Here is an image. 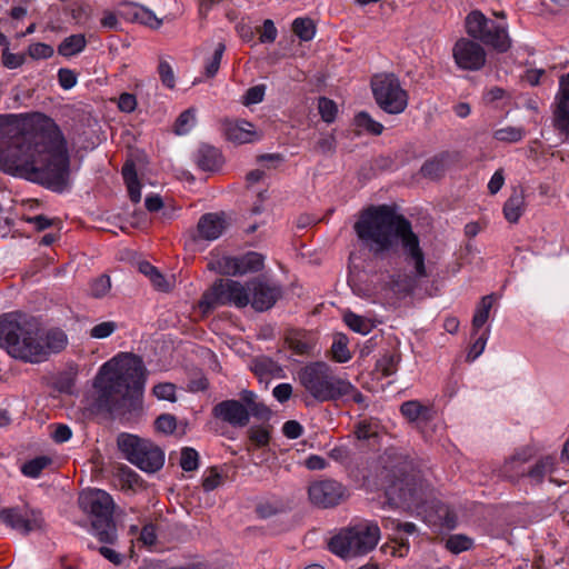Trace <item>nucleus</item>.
<instances>
[{
  "label": "nucleus",
  "instance_id": "51",
  "mask_svg": "<svg viewBox=\"0 0 569 569\" xmlns=\"http://www.w3.org/2000/svg\"><path fill=\"white\" fill-rule=\"evenodd\" d=\"M53 48L47 43L37 42L28 48V53L32 59H49L53 56Z\"/></svg>",
  "mask_w": 569,
  "mask_h": 569
},
{
  "label": "nucleus",
  "instance_id": "40",
  "mask_svg": "<svg viewBox=\"0 0 569 569\" xmlns=\"http://www.w3.org/2000/svg\"><path fill=\"white\" fill-rule=\"evenodd\" d=\"M473 540L466 535H451L446 540V548L452 553H460L471 549Z\"/></svg>",
  "mask_w": 569,
  "mask_h": 569
},
{
  "label": "nucleus",
  "instance_id": "53",
  "mask_svg": "<svg viewBox=\"0 0 569 569\" xmlns=\"http://www.w3.org/2000/svg\"><path fill=\"white\" fill-rule=\"evenodd\" d=\"M202 479V488L204 491H212L223 483V479L217 467H211Z\"/></svg>",
  "mask_w": 569,
  "mask_h": 569
},
{
  "label": "nucleus",
  "instance_id": "50",
  "mask_svg": "<svg viewBox=\"0 0 569 569\" xmlns=\"http://www.w3.org/2000/svg\"><path fill=\"white\" fill-rule=\"evenodd\" d=\"M117 328L118 325L114 321H103L90 329V337L94 339H103L111 336Z\"/></svg>",
  "mask_w": 569,
  "mask_h": 569
},
{
  "label": "nucleus",
  "instance_id": "13",
  "mask_svg": "<svg viewBox=\"0 0 569 569\" xmlns=\"http://www.w3.org/2000/svg\"><path fill=\"white\" fill-rule=\"evenodd\" d=\"M455 64L462 71H480L488 61L485 47L473 38H459L452 47Z\"/></svg>",
  "mask_w": 569,
  "mask_h": 569
},
{
  "label": "nucleus",
  "instance_id": "3",
  "mask_svg": "<svg viewBox=\"0 0 569 569\" xmlns=\"http://www.w3.org/2000/svg\"><path fill=\"white\" fill-rule=\"evenodd\" d=\"M144 366L140 357L122 353L106 362L94 382L98 403L112 415L127 416L141 410Z\"/></svg>",
  "mask_w": 569,
  "mask_h": 569
},
{
  "label": "nucleus",
  "instance_id": "59",
  "mask_svg": "<svg viewBox=\"0 0 569 569\" xmlns=\"http://www.w3.org/2000/svg\"><path fill=\"white\" fill-rule=\"evenodd\" d=\"M332 358L335 361L343 363L350 360L351 355L347 347V343L342 340H337L331 347Z\"/></svg>",
  "mask_w": 569,
  "mask_h": 569
},
{
  "label": "nucleus",
  "instance_id": "44",
  "mask_svg": "<svg viewBox=\"0 0 569 569\" xmlns=\"http://www.w3.org/2000/svg\"><path fill=\"white\" fill-rule=\"evenodd\" d=\"M399 361L400 358L397 355H385L377 361L376 368L382 377H389L397 371Z\"/></svg>",
  "mask_w": 569,
  "mask_h": 569
},
{
  "label": "nucleus",
  "instance_id": "42",
  "mask_svg": "<svg viewBox=\"0 0 569 569\" xmlns=\"http://www.w3.org/2000/svg\"><path fill=\"white\" fill-rule=\"evenodd\" d=\"M224 50V43L219 42L212 57L204 64V74L207 78H213L218 73Z\"/></svg>",
  "mask_w": 569,
  "mask_h": 569
},
{
  "label": "nucleus",
  "instance_id": "12",
  "mask_svg": "<svg viewBox=\"0 0 569 569\" xmlns=\"http://www.w3.org/2000/svg\"><path fill=\"white\" fill-rule=\"evenodd\" d=\"M371 90L377 104L385 112L399 114L406 110L409 96L396 74H375L371 79Z\"/></svg>",
  "mask_w": 569,
  "mask_h": 569
},
{
  "label": "nucleus",
  "instance_id": "23",
  "mask_svg": "<svg viewBox=\"0 0 569 569\" xmlns=\"http://www.w3.org/2000/svg\"><path fill=\"white\" fill-rule=\"evenodd\" d=\"M526 210V194L522 187L512 189L510 197L503 204V216L510 223H517Z\"/></svg>",
  "mask_w": 569,
  "mask_h": 569
},
{
  "label": "nucleus",
  "instance_id": "58",
  "mask_svg": "<svg viewBox=\"0 0 569 569\" xmlns=\"http://www.w3.org/2000/svg\"><path fill=\"white\" fill-rule=\"evenodd\" d=\"M488 329L485 330L472 343L467 355V361H473L477 359L485 350L487 339H488Z\"/></svg>",
  "mask_w": 569,
  "mask_h": 569
},
{
  "label": "nucleus",
  "instance_id": "61",
  "mask_svg": "<svg viewBox=\"0 0 569 569\" xmlns=\"http://www.w3.org/2000/svg\"><path fill=\"white\" fill-rule=\"evenodd\" d=\"M156 428L163 433H172L177 427V421L172 415H161L156 420Z\"/></svg>",
  "mask_w": 569,
  "mask_h": 569
},
{
  "label": "nucleus",
  "instance_id": "43",
  "mask_svg": "<svg viewBox=\"0 0 569 569\" xmlns=\"http://www.w3.org/2000/svg\"><path fill=\"white\" fill-rule=\"evenodd\" d=\"M343 320L346 325L355 332L367 335L371 330V325L369 321L353 312L346 313Z\"/></svg>",
  "mask_w": 569,
  "mask_h": 569
},
{
  "label": "nucleus",
  "instance_id": "54",
  "mask_svg": "<svg viewBox=\"0 0 569 569\" xmlns=\"http://www.w3.org/2000/svg\"><path fill=\"white\" fill-rule=\"evenodd\" d=\"M132 10H138V22L141 24H144L152 29H158L162 23L161 20H159L152 11L144 7L140 6V8H133Z\"/></svg>",
  "mask_w": 569,
  "mask_h": 569
},
{
  "label": "nucleus",
  "instance_id": "11",
  "mask_svg": "<svg viewBox=\"0 0 569 569\" xmlns=\"http://www.w3.org/2000/svg\"><path fill=\"white\" fill-rule=\"evenodd\" d=\"M217 306H233L239 309L249 306L248 281L242 284L232 279L216 280L202 295L199 307L203 312H209Z\"/></svg>",
  "mask_w": 569,
  "mask_h": 569
},
{
  "label": "nucleus",
  "instance_id": "47",
  "mask_svg": "<svg viewBox=\"0 0 569 569\" xmlns=\"http://www.w3.org/2000/svg\"><path fill=\"white\" fill-rule=\"evenodd\" d=\"M259 41L261 43H272L276 41L278 31L274 23L270 19H266L261 27L257 28Z\"/></svg>",
  "mask_w": 569,
  "mask_h": 569
},
{
  "label": "nucleus",
  "instance_id": "7",
  "mask_svg": "<svg viewBox=\"0 0 569 569\" xmlns=\"http://www.w3.org/2000/svg\"><path fill=\"white\" fill-rule=\"evenodd\" d=\"M79 505L83 511L90 515L92 533L98 540L102 543L114 545L118 533L111 496L100 489L90 490L79 497Z\"/></svg>",
  "mask_w": 569,
  "mask_h": 569
},
{
  "label": "nucleus",
  "instance_id": "52",
  "mask_svg": "<svg viewBox=\"0 0 569 569\" xmlns=\"http://www.w3.org/2000/svg\"><path fill=\"white\" fill-rule=\"evenodd\" d=\"M217 271L224 276H238L239 269L236 257H222L217 261Z\"/></svg>",
  "mask_w": 569,
  "mask_h": 569
},
{
  "label": "nucleus",
  "instance_id": "26",
  "mask_svg": "<svg viewBox=\"0 0 569 569\" xmlns=\"http://www.w3.org/2000/svg\"><path fill=\"white\" fill-rule=\"evenodd\" d=\"M271 432L272 426L270 425L251 426L247 430L248 445L246 446V450L251 452L253 449L269 446L271 441Z\"/></svg>",
  "mask_w": 569,
  "mask_h": 569
},
{
  "label": "nucleus",
  "instance_id": "62",
  "mask_svg": "<svg viewBox=\"0 0 569 569\" xmlns=\"http://www.w3.org/2000/svg\"><path fill=\"white\" fill-rule=\"evenodd\" d=\"M53 431L51 432V438L56 443H63L70 440L72 436L71 429L63 423L51 425Z\"/></svg>",
  "mask_w": 569,
  "mask_h": 569
},
{
  "label": "nucleus",
  "instance_id": "2",
  "mask_svg": "<svg viewBox=\"0 0 569 569\" xmlns=\"http://www.w3.org/2000/svg\"><path fill=\"white\" fill-rule=\"evenodd\" d=\"M68 346L67 333L58 327L43 329L32 316L10 312L0 317V348L26 363H41Z\"/></svg>",
  "mask_w": 569,
  "mask_h": 569
},
{
  "label": "nucleus",
  "instance_id": "27",
  "mask_svg": "<svg viewBox=\"0 0 569 569\" xmlns=\"http://www.w3.org/2000/svg\"><path fill=\"white\" fill-rule=\"evenodd\" d=\"M121 173L127 186L130 200L133 203H138L141 200V184L138 179L134 162L131 160L126 161Z\"/></svg>",
  "mask_w": 569,
  "mask_h": 569
},
{
  "label": "nucleus",
  "instance_id": "29",
  "mask_svg": "<svg viewBox=\"0 0 569 569\" xmlns=\"http://www.w3.org/2000/svg\"><path fill=\"white\" fill-rule=\"evenodd\" d=\"M552 116L555 129L569 140V101L555 100Z\"/></svg>",
  "mask_w": 569,
  "mask_h": 569
},
{
  "label": "nucleus",
  "instance_id": "19",
  "mask_svg": "<svg viewBox=\"0 0 569 569\" xmlns=\"http://www.w3.org/2000/svg\"><path fill=\"white\" fill-rule=\"evenodd\" d=\"M220 131L226 140L234 144L252 143L260 139L254 124L244 119L220 120Z\"/></svg>",
  "mask_w": 569,
  "mask_h": 569
},
{
  "label": "nucleus",
  "instance_id": "33",
  "mask_svg": "<svg viewBox=\"0 0 569 569\" xmlns=\"http://www.w3.org/2000/svg\"><path fill=\"white\" fill-rule=\"evenodd\" d=\"M52 458L48 456H38L26 461L21 467V472L29 478H38L41 472L52 465Z\"/></svg>",
  "mask_w": 569,
  "mask_h": 569
},
{
  "label": "nucleus",
  "instance_id": "55",
  "mask_svg": "<svg viewBox=\"0 0 569 569\" xmlns=\"http://www.w3.org/2000/svg\"><path fill=\"white\" fill-rule=\"evenodd\" d=\"M266 87L263 84H258L249 88L243 96L242 103L244 106H251L256 103H260L264 98Z\"/></svg>",
  "mask_w": 569,
  "mask_h": 569
},
{
  "label": "nucleus",
  "instance_id": "22",
  "mask_svg": "<svg viewBox=\"0 0 569 569\" xmlns=\"http://www.w3.org/2000/svg\"><path fill=\"white\" fill-rule=\"evenodd\" d=\"M227 227L224 214L221 213H204L200 217L197 231L203 240H216L218 239Z\"/></svg>",
  "mask_w": 569,
  "mask_h": 569
},
{
  "label": "nucleus",
  "instance_id": "24",
  "mask_svg": "<svg viewBox=\"0 0 569 569\" xmlns=\"http://www.w3.org/2000/svg\"><path fill=\"white\" fill-rule=\"evenodd\" d=\"M196 162L203 171H216L222 166L223 157L218 148L202 144L197 151Z\"/></svg>",
  "mask_w": 569,
  "mask_h": 569
},
{
  "label": "nucleus",
  "instance_id": "45",
  "mask_svg": "<svg viewBox=\"0 0 569 569\" xmlns=\"http://www.w3.org/2000/svg\"><path fill=\"white\" fill-rule=\"evenodd\" d=\"M199 466V455L197 450L186 447L181 450L180 467L184 471H194Z\"/></svg>",
  "mask_w": 569,
  "mask_h": 569
},
{
  "label": "nucleus",
  "instance_id": "56",
  "mask_svg": "<svg viewBox=\"0 0 569 569\" xmlns=\"http://www.w3.org/2000/svg\"><path fill=\"white\" fill-rule=\"evenodd\" d=\"M138 541L143 546H153L157 541V528L152 522L146 523L138 536Z\"/></svg>",
  "mask_w": 569,
  "mask_h": 569
},
{
  "label": "nucleus",
  "instance_id": "28",
  "mask_svg": "<svg viewBox=\"0 0 569 569\" xmlns=\"http://www.w3.org/2000/svg\"><path fill=\"white\" fill-rule=\"evenodd\" d=\"M450 160L449 152H441L436 154L431 159H428L421 167V174L429 179H439L441 178L447 168Z\"/></svg>",
  "mask_w": 569,
  "mask_h": 569
},
{
  "label": "nucleus",
  "instance_id": "34",
  "mask_svg": "<svg viewBox=\"0 0 569 569\" xmlns=\"http://www.w3.org/2000/svg\"><path fill=\"white\" fill-rule=\"evenodd\" d=\"M292 32L301 41H310L316 34V24L310 18H297L291 24Z\"/></svg>",
  "mask_w": 569,
  "mask_h": 569
},
{
  "label": "nucleus",
  "instance_id": "39",
  "mask_svg": "<svg viewBox=\"0 0 569 569\" xmlns=\"http://www.w3.org/2000/svg\"><path fill=\"white\" fill-rule=\"evenodd\" d=\"M140 271L149 277L153 287L161 291H167L169 289V283L166 278L159 272V270L149 262H143L140 264Z\"/></svg>",
  "mask_w": 569,
  "mask_h": 569
},
{
  "label": "nucleus",
  "instance_id": "32",
  "mask_svg": "<svg viewBox=\"0 0 569 569\" xmlns=\"http://www.w3.org/2000/svg\"><path fill=\"white\" fill-rule=\"evenodd\" d=\"M493 303L492 296H485L481 298L477 309L475 311L472 318V333L476 335L479 329L487 322L489 319L490 309Z\"/></svg>",
  "mask_w": 569,
  "mask_h": 569
},
{
  "label": "nucleus",
  "instance_id": "60",
  "mask_svg": "<svg viewBox=\"0 0 569 569\" xmlns=\"http://www.w3.org/2000/svg\"><path fill=\"white\" fill-rule=\"evenodd\" d=\"M388 287L396 293L407 295L411 291L410 279L407 277L402 278L401 276L391 277L390 281L388 282Z\"/></svg>",
  "mask_w": 569,
  "mask_h": 569
},
{
  "label": "nucleus",
  "instance_id": "18",
  "mask_svg": "<svg viewBox=\"0 0 569 569\" xmlns=\"http://www.w3.org/2000/svg\"><path fill=\"white\" fill-rule=\"evenodd\" d=\"M318 336L305 328H288L283 331V346L291 355L309 358L315 355Z\"/></svg>",
  "mask_w": 569,
  "mask_h": 569
},
{
  "label": "nucleus",
  "instance_id": "20",
  "mask_svg": "<svg viewBox=\"0 0 569 569\" xmlns=\"http://www.w3.org/2000/svg\"><path fill=\"white\" fill-rule=\"evenodd\" d=\"M0 521L22 533L41 529L43 526V519L40 512L32 511L31 517H26L20 513L18 508L2 509L0 511Z\"/></svg>",
  "mask_w": 569,
  "mask_h": 569
},
{
  "label": "nucleus",
  "instance_id": "1",
  "mask_svg": "<svg viewBox=\"0 0 569 569\" xmlns=\"http://www.w3.org/2000/svg\"><path fill=\"white\" fill-rule=\"evenodd\" d=\"M0 162L14 177L61 189L69 179L66 140L46 116L31 122L0 124Z\"/></svg>",
  "mask_w": 569,
  "mask_h": 569
},
{
  "label": "nucleus",
  "instance_id": "10",
  "mask_svg": "<svg viewBox=\"0 0 569 569\" xmlns=\"http://www.w3.org/2000/svg\"><path fill=\"white\" fill-rule=\"evenodd\" d=\"M465 28L470 38L499 53H505L511 48L512 41L507 26L487 18L479 10H473L466 17Z\"/></svg>",
  "mask_w": 569,
  "mask_h": 569
},
{
  "label": "nucleus",
  "instance_id": "31",
  "mask_svg": "<svg viewBox=\"0 0 569 569\" xmlns=\"http://www.w3.org/2000/svg\"><path fill=\"white\" fill-rule=\"evenodd\" d=\"M116 477L122 490H133L142 483L140 476L126 465L117 468Z\"/></svg>",
  "mask_w": 569,
  "mask_h": 569
},
{
  "label": "nucleus",
  "instance_id": "37",
  "mask_svg": "<svg viewBox=\"0 0 569 569\" xmlns=\"http://www.w3.org/2000/svg\"><path fill=\"white\" fill-rule=\"evenodd\" d=\"M355 124L357 128L363 129L373 136H380L383 131V126L380 122L373 120L371 116L366 111H361L355 117Z\"/></svg>",
  "mask_w": 569,
  "mask_h": 569
},
{
  "label": "nucleus",
  "instance_id": "46",
  "mask_svg": "<svg viewBox=\"0 0 569 569\" xmlns=\"http://www.w3.org/2000/svg\"><path fill=\"white\" fill-rule=\"evenodd\" d=\"M111 288L110 278L107 274H101L90 283V293L94 298L104 297Z\"/></svg>",
  "mask_w": 569,
  "mask_h": 569
},
{
  "label": "nucleus",
  "instance_id": "49",
  "mask_svg": "<svg viewBox=\"0 0 569 569\" xmlns=\"http://www.w3.org/2000/svg\"><path fill=\"white\" fill-rule=\"evenodd\" d=\"M318 108L323 121L330 123L335 120L338 110L332 100L321 97L318 102Z\"/></svg>",
  "mask_w": 569,
  "mask_h": 569
},
{
  "label": "nucleus",
  "instance_id": "14",
  "mask_svg": "<svg viewBox=\"0 0 569 569\" xmlns=\"http://www.w3.org/2000/svg\"><path fill=\"white\" fill-rule=\"evenodd\" d=\"M249 305L257 312L270 310L282 297V287L274 280L258 276L248 281Z\"/></svg>",
  "mask_w": 569,
  "mask_h": 569
},
{
  "label": "nucleus",
  "instance_id": "64",
  "mask_svg": "<svg viewBox=\"0 0 569 569\" xmlns=\"http://www.w3.org/2000/svg\"><path fill=\"white\" fill-rule=\"evenodd\" d=\"M74 387V378L70 373H61L54 381V388L63 393L71 395Z\"/></svg>",
  "mask_w": 569,
  "mask_h": 569
},
{
  "label": "nucleus",
  "instance_id": "9",
  "mask_svg": "<svg viewBox=\"0 0 569 569\" xmlns=\"http://www.w3.org/2000/svg\"><path fill=\"white\" fill-rule=\"evenodd\" d=\"M117 445L124 458L144 472H157L164 465V451L149 439L120 433Z\"/></svg>",
  "mask_w": 569,
  "mask_h": 569
},
{
  "label": "nucleus",
  "instance_id": "63",
  "mask_svg": "<svg viewBox=\"0 0 569 569\" xmlns=\"http://www.w3.org/2000/svg\"><path fill=\"white\" fill-rule=\"evenodd\" d=\"M242 258L246 262L247 270H250V272H257L263 268V257L258 252H247Z\"/></svg>",
  "mask_w": 569,
  "mask_h": 569
},
{
  "label": "nucleus",
  "instance_id": "36",
  "mask_svg": "<svg viewBox=\"0 0 569 569\" xmlns=\"http://www.w3.org/2000/svg\"><path fill=\"white\" fill-rule=\"evenodd\" d=\"M196 123V109L193 107L182 111L173 123V132L178 136L188 133Z\"/></svg>",
  "mask_w": 569,
  "mask_h": 569
},
{
  "label": "nucleus",
  "instance_id": "30",
  "mask_svg": "<svg viewBox=\"0 0 569 569\" xmlns=\"http://www.w3.org/2000/svg\"><path fill=\"white\" fill-rule=\"evenodd\" d=\"M87 40L83 34H71L58 46V53L63 57H72L84 50Z\"/></svg>",
  "mask_w": 569,
  "mask_h": 569
},
{
  "label": "nucleus",
  "instance_id": "48",
  "mask_svg": "<svg viewBox=\"0 0 569 569\" xmlns=\"http://www.w3.org/2000/svg\"><path fill=\"white\" fill-rule=\"evenodd\" d=\"M437 513L441 526L447 529H453L457 526V515L449 506L443 503L439 505Z\"/></svg>",
  "mask_w": 569,
  "mask_h": 569
},
{
  "label": "nucleus",
  "instance_id": "25",
  "mask_svg": "<svg viewBox=\"0 0 569 569\" xmlns=\"http://www.w3.org/2000/svg\"><path fill=\"white\" fill-rule=\"evenodd\" d=\"M251 370L260 381L268 380L272 377L279 378L282 376L283 371L277 361L266 356L256 357L252 360Z\"/></svg>",
  "mask_w": 569,
  "mask_h": 569
},
{
  "label": "nucleus",
  "instance_id": "8",
  "mask_svg": "<svg viewBox=\"0 0 569 569\" xmlns=\"http://www.w3.org/2000/svg\"><path fill=\"white\" fill-rule=\"evenodd\" d=\"M212 416L233 428H243L250 421V416L268 419L270 409L257 401V395L251 390H242L240 400L228 399L218 402L212 408Z\"/></svg>",
  "mask_w": 569,
  "mask_h": 569
},
{
  "label": "nucleus",
  "instance_id": "15",
  "mask_svg": "<svg viewBox=\"0 0 569 569\" xmlns=\"http://www.w3.org/2000/svg\"><path fill=\"white\" fill-rule=\"evenodd\" d=\"M527 458L521 455L513 456L505 465V472L509 478L518 479L520 477H528L531 483H542L546 476L551 475L556 469V458L553 456H546L539 459L532 467L525 468Z\"/></svg>",
  "mask_w": 569,
  "mask_h": 569
},
{
  "label": "nucleus",
  "instance_id": "38",
  "mask_svg": "<svg viewBox=\"0 0 569 569\" xmlns=\"http://www.w3.org/2000/svg\"><path fill=\"white\" fill-rule=\"evenodd\" d=\"M525 129L521 127L508 126L506 128L497 129L493 132V138L501 142L515 143L525 137Z\"/></svg>",
  "mask_w": 569,
  "mask_h": 569
},
{
  "label": "nucleus",
  "instance_id": "16",
  "mask_svg": "<svg viewBox=\"0 0 569 569\" xmlns=\"http://www.w3.org/2000/svg\"><path fill=\"white\" fill-rule=\"evenodd\" d=\"M309 500L320 508H333L349 498L347 487L333 479L312 482L308 488Z\"/></svg>",
  "mask_w": 569,
  "mask_h": 569
},
{
  "label": "nucleus",
  "instance_id": "21",
  "mask_svg": "<svg viewBox=\"0 0 569 569\" xmlns=\"http://www.w3.org/2000/svg\"><path fill=\"white\" fill-rule=\"evenodd\" d=\"M401 416L409 422L419 425H426L431 421L436 416V410L432 405H425L419 400H408L400 406Z\"/></svg>",
  "mask_w": 569,
  "mask_h": 569
},
{
  "label": "nucleus",
  "instance_id": "17",
  "mask_svg": "<svg viewBox=\"0 0 569 569\" xmlns=\"http://www.w3.org/2000/svg\"><path fill=\"white\" fill-rule=\"evenodd\" d=\"M398 239L400 240L405 260L413 264L416 276L418 278L428 277L425 264V252L420 247L419 237L413 232L409 220L406 222L401 221L400 232L397 236V240Z\"/></svg>",
  "mask_w": 569,
  "mask_h": 569
},
{
  "label": "nucleus",
  "instance_id": "35",
  "mask_svg": "<svg viewBox=\"0 0 569 569\" xmlns=\"http://www.w3.org/2000/svg\"><path fill=\"white\" fill-rule=\"evenodd\" d=\"M380 432V425L376 419H365L355 426V436L359 440L377 438Z\"/></svg>",
  "mask_w": 569,
  "mask_h": 569
},
{
  "label": "nucleus",
  "instance_id": "5",
  "mask_svg": "<svg viewBox=\"0 0 569 569\" xmlns=\"http://www.w3.org/2000/svg\"><path fill=\"white\" fill-rule=\"evenodd\" d=\"M407 220L391 206H370L361 211L353 229L362 244L375 256H379L393 247L401 221Z\"/></svg>",
  "mask_w": 569,
  "mask_h": 569
},
{
  "label": "nucleus",
  "instance_id": "6",
  "mask_svg": "<svg viewBox=\"0 0 569 569\" xmlns=\"http://www.w3.org/2000/svg\"><path fill=\"white\" fill-rule=\"evenodd\" d=\"M380 539V528L376 522L362 520L340 529L328 543L329 550L343 558L362 556L375 549Z\"/></svg>",
  "mask_w": 569,
  "mask_h": 569
},
{
  "label": "nucleus",
  "instance_id": "57",
  "mask_svg": "<svg viewBox=\"0 0 569 569\" xmlns=\"http://www.w3.org/2000/svg\"><path fill=\"white\" fill-rule=\"evenodd\" d=\"M153 393L159 399L176 401V386L173 383H158L153 387Z\"/></svg>",
  "mask_w": 569,
  "mask_h": 569
},
{
  "label": "nucleus",
  "instance_id": "41",
  "mask_svg": "<svg viewBox=\"0 0 569 569\" xmlns=\"http://www.w3.org/2000/svg\"><path fill=\"white\" fill-rule=\"evenodd\" d=\"M157 70L161 83L166 88L173 90L176 88V76L171 64L164 59L160 58Z\"/></svg>",
  "mask_w": 569,
  "mask_h": 569
},
{
  "label": "nucleus",
  "instance_id": "4",
  "mask_svg": "<svg viewBox=\"0 0 569 569\" xmlns=\"http://www.w3.org/2000/svg\"><path fill=\"white\" fill-rule=\"evenodd\" d=\"M299 386L318 402L348 399L363 406L366 397L347 379L336 375L325 361L309 362L297 371Z\"/></svg>",
  "mask_w": 569,
  "mask_h": 569
}]
</instances>
